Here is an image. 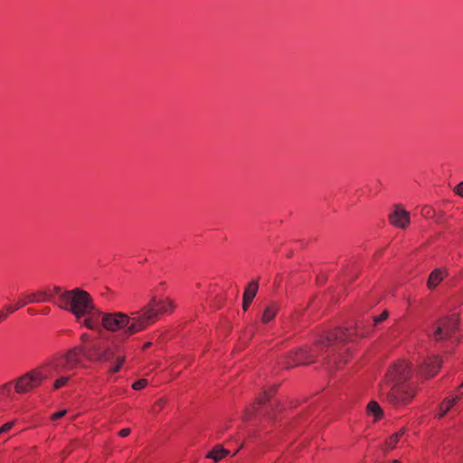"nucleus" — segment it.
Segmentation results:
<instances>
[{"label":"nucleus","mask_w":463,"mask_h":463,"mask_svg":"<svg viewBox=\"0 0 463 463\" xmlns=\"http://www.w3.org/2000/svg\"><path fill=\"white\" fill-rule=\"evenodd\" d=\"M155 317L152 307H142L130 314L122 312L103 314L101 323L103 327L110 332H120L122 336L128 338L131 335L146 330L151 326Z\"/></svg>","instance_id":"1"},{"label":"nucleus","mask_w":463,"mask_h":463,"mask_svg":"<svg viewBox=\"0 0 463 463\" xmlns=\"http://www.w3.org/2000/svg\"><path fill=\"white\" fill-rule=\"evenodd\" d=\"M56 305L73 314L77 319L93 314L95 306L90 295L80 288L66 290L60 295V301Z\"/></svg>","instance_id":"2"},{"label":"nucleus","mask_w":463,"mask_h":463,"mask_svg":"<svg viewBox=\"0 0 463 463\" xmlns=\"http://www.w3.org/2000/svg\"><path fill=\"white\" fill-rule=\"evenodd\" d=\"M46 369L47 366L31 370L17 378L14 382L15 392L23 394L41 385V383L48 377Z\"/></svg>","instance_id":"3"},{"label":"nucleus","mask_w":463,"mask_h":463,"mask_svg":"<svg viewBox=\"0 0 463 463\" xmlns=\"http://www.w3.org/2000/svg\"><path fill=\"white\" fill-rule=\"evenodd\" d=\"M383 395H385L386 401L394 407H400L410 402L414 397V392L409 390L405 385L399 384H383L381 387Z\"/></svg>","instance_id":"4"},{"label":"nucleus","mask_w":463,"mask_h":463,"mask_svg":"<svg viewBox=\"0 0 463 463\" xmlns=\"http://www.w3.org/2000/svg\"><path fill=\"white\" fill-rule=\"evenodd\" d=\"M86 347L84 345H78L70 349L57 362H52L49 366L53 367L56 372L71 371L76 369L81 364L82 357H85Z\"/></svg>","instance_id":"5"},{"label":"nucleus","mask_w":463,"mask_h":463,"mask_svg":"<svg viewBox=\"0 0 463 463\" xmlns=\"http://www.w3.org/2000/svg\"><path fill=\"white\" fill-rule=\"evenodd\" d=\"M411 370L410 364L401 361L393 364L386 373V379L383 384L392 385L394 383L404 385V383L411 377Z\"/></svg>","instance_id":"6"},{"label":"nucleus","mask_w":463,"mask_h":463,"mask_svg":"<svg viewBox=\"0 0 463 463\" xmlns=\"http://www.w3.org/2000/svg\"><path fill=\"white\" fill-rule=\"evenodd\" d=\"M152 307V311L155 313V317L151 322V326L156 322L159 315L172 312L175 307V302L170 298L157 299L156 296H153L150 301L143 307Z\"/></svg>","instance_id":"7"},{"label":"nucleus","mask_w":463,"mask_h":463,"mask_svg":"<svg viewBox=\"0 0 463 463\" xmlns=\"http://www.w3.org/2000/svg\"><path fill=\"white\" fill-rule=\"evenodd\" d=\"M458 316L456 314L441 319L434 333V339L442 340L456 331L458 326Z\"/></svg>","instance_id":"8"},{"label":"nucleus","mask_w":463,"mask_h":463,"mask_svg":"<svg viewBox=\"0 0 463 463\" xmlns=\"http://www.w3.org/2000/svg\"><path fill=\"white\" fill-rule=\"evenodd\" d=\"M351 339L350 333L343 328H336L325 333L318 340V344L325 346H333L336 343H344Z\"/></svg>","instance_id":"9"},{"label":"nucleus","mask_w":463,"mask_h":463,"mask_svg":"<svg viewBox=\"0 0 463 463\" xmlns=\"http://www.w3.org/2000/svg\"><path fill=\"white\" fill-rule=\"evenodd\" d=\"M312 362L313 360L307 352L305 349L300 348L286 356L284 364L287 367H294Z\"/></svg>","instance_id":"10"},{"label":"nucleus","mask_w":463,"mask_h":463,"mask_svg":"<svg viewBox=\"0 0 463 463\" xmlns=\"http://www.w3.org/2000/svg\"><path fill=\"white\" fill-rule=\"evenodd\" d=\"M390 222L401 229H405L410 224V213L401 207H396L393 213L389 215Z\"/></svg>","instance_id":"11"},{"label":"nucleus","mask_w":463,"mask_h":463,"mask_svg":"<svg viewBox=\"0 0 463 463\" xmlns=\"http://www.w3.org/2000/svg\"><path fill=\"white\" fill-rule=\"evenodd\" d=\"M46 296H47L46 291H40V292L25 295L24 300L18 301L15 306H6L5 307V310H6L8 313H14V311L20 309L21 307H24L28 303L44 301L45 298L42 299V298H43V297L45 298Z\"/></svg>","instance_id":"12"},{"label":"nucleus","mask_w":463,"mask_h":463,"mask_svg":"<svg viewBox=\"0 0 463 463\" xmlns=\"http://www.w3.org/2000/svg\"><path fill=\"white\" fill-rule=\"evenodd\" d=\"M441 365L439 357L435 356L429 359L421 367V373L426 378L433 377Z\"/></svg>","instance_id":"13"},{"label":"nucleus","mask_w":463,"mask_h":463,"mask_svg":"<svg viewBox=\"0 0 463 463\" xmlns=\"http://www.w3.org/2000/svg\"><path fill=\"white\" fill-rule=\"evenodd\" d=\"M279 311V305L275 302H271L264 309L261 316V322L267 324L270 322L277 315Z\"/></svg>","instance_id":"14"},{"label":"nucleus","mask_w":463,"mask_h":463,"mask_svg":"<svg viewBox=\"0 0 463 463\" xmlns=\"http://www.w3.org/2000/svg\"><path fill=\"white\" fill-rule=\"evenodd\" d=\"M116 351H117L116 348L109 347V346L105 349H101V351L99 352V354L96 357V361L110 362L114 359L116 360V357L118 356V355H116Z\"/></svg>","instance_id":"15"},{"label":"nucleus","mask_w":463,"mask_h":463,"mask_svg":"<svg viewBox=\"0 0 463 463\" xmlns=\"http://www.w3.org/2000/svg\"><path fill=\"white\" fill-rule=\"evenodd\" d=\"M230 451L228 449H223L221 445L215 446L208 454L206 458H212L214 462H218L226 457Z\"/></svg>","instance_id":"16"},{"label":"nucleus","mask_w":463,"mask_h":463,"mask_svg":"<svg viewBox=\"0 0 463 463\" xmlns=\"http://www.w3.org/2000/svg\"><path fill=\"white\" fill-rule=\"evenodd\" d=\"M442 271L439 269H436L430 274L427 286L430 289H434L442 281Z\"/></svg>","instance_id":"17"},{"label":"nucleus","mask_w":463,"mask_h":463,"mask_svg":"<svg viewBox=\"0 0 463 463\" xmlns=\"http://www.w3.org/2000/svg\"><path fill=\"white\" fill-rule=\"evenodd\" d=\"M367 413L374 417V420H377L381 419L383 415V411L381 408L380 404L375 401H371L366 407Z\"/></svg>","instance_id":"18"},{"label":"nucleus","mask_w":463,"mask_h":463,"mask_svg":"<svg viewBox=\"0 0 463 463\" xmlns=\"http://www.w3.org/2000/svg\"><path fill=\"white\" fill-rule=\"evenodd\" d=\"M405 433V429L402 428L398 432L392 434L386 441H385V451L388 449H393L396 447V444L399 442L402 436Z\"/></svg>","instance_id":"19"},{"label":"nucleus","mask_w":463,"mask_h":463,"mask_svg":"<svg viewBox=\"0 0 463 463\" xmlns=\"http://www.w3.org/2000/svg\"><path fill=\"white\" fill-rule=\"evenodd\" d=\"M259 288V284L257 281L252 280L249 283V285L246 287L243 294V298H247V300H253L255 298Z\"/></svg>","instance_id":"20"},{"label":"nucleus","mask_w":463,"mask_h":463,"mask_svg":"<svg viewBox=\"0 0 463 463\" xmlns=\"http://www.w3.org/2000/svg\"><path fill=\"white\" fill-rule=\"evenodd\" d=\"M458 400V397L445 400L439 406V417H443L456 404Z\"/></svg>","instance_id":"21"},{"label":"nucleus","mask_w":463,"mask_h":463,"mask_svg":"<svg viewBox=\"0 0 463 463\" xmlns=\"http://www.w3.org/2000/svg\"><path fill=\"white\" fill-rule=\"evenodd\" d=\"M13 387H14L13 382L6 383L0 386V400H3L5 398L13 399Z\"/></svg>","instance_id":"22"},{"label":"nucleus","mask_w":463,"mask_h":463,"mask_svg":"<svg viewBox=\"0 0 463 463\" xmlns=\"http://www.w3.org/2000/svg\"><path fill=\"white\" fill-rule=\"evenodd\" d=\"M101 351V348L99 345L93 344L88 349L86 348L85 357L90 361H96V357L99 352Z\"/></svg>","instance_id":"23"},{"label":"nucleus","mask_w":463,"mask_h":463,"mask_svg":"<svg viewBox=\"0 0 463 463\" xmlns=\"http://www.w3.org/2000/svg\"><path fill=\"white\" fill-rule=\"evenodd\" d=\"M64 291H61V288L60 287H55L52 293L47 292V296L45 297L44 301H51L56 305V302L60 301V295ZM44 297L42 298V299Z\"/></svg>","instance_id":"24"},{"label":"nucleus","mask_w":463,"mask_h":463,"mask_svg":"<svg viewBox=\"0 0 463 463\" xmlns=\"http://www.w3.org/2000/svg\"><path fill=\"white\" fill-rule=\"evenodd\" d=\"M126 357L124 355H118L116 357V364L109 369V373H115L118 372L125 362Z\"/></svg>","instance_id":"25"},{"label":"nucleus","mask_w":463,"mask_h":463,"mask_svg":"<svg viewBox=\"0 0 463 463\" xmlns=\"http://www.w3.org/2000/svg\"><path fill=\"white\" fill-rule=\"evenodd\" d=\"M70 376H62L59 379H57L54 383V389H60L61 387H62L63 385H65L68 381L70 380Z\"/></svg>","instance_id":"26"},{"label":"nucleus","mask_w":463,"mask_h":463,"mask_svg":"<svg viewBox=\"0 0 463 463\" xmlns=\"http://www.w3.org/2000/svg\"><path fill=\"white\" fill-rule=\"evenodd\" d=\"M14 425V421H8L0 428V435L3 436L12 430Z\"/></svg>","instance_id":"27"},{"label":"nucleus","mask_w":463,"mask_h":463,"mask_svg":"<svg viewBox=\"0 0 463 463\" xmlns=\"http://www.w3.org/2000/svg\"><path fill=\"white\" fill-rule=\"evenodd\" d=\"M147 384V380L146 379H140L137 382H135L132 385L133 389L135 390H142L143 388H145Z\"/></svg>","instance_id":"28"},{"label":"nucleus","mask_w":463,"mask_h":463,"mask_svg":"<svg viewBox=\"0 0 463 463\" xmlns=\"http://www.w3.org/2000/svg\"><path fill=\"white\" fill-rule=\"evenodd\" d=\"M388 311H383L379 317H373V326L384 321L388 317Z\"/></svg>","instance_id":"29"},{"label":"nucleus","mask_w":463,"mask_h":463,"mask_svg":"<svg viewBox=\"0 0 463 463\" xmlns=\"http://www.w3.org/2000/svg\"><path fill=\"white\" fill-rule=\"evenodd\" d=\"M165 399H160V400H158V401L156 402V404L154 405V407H153V411H154L155 413L159 412V411L162 410V408H163V406L165 405Z\"/></svg>","instance_id":"30"},{"label":"nucleus","mask_w":463,"mask_h":463,"mask_svg":"<svg viewBox=\"0 0 463 463\" xmlns=\"http://www.w3.org/2000/svg\"><path fill=\"white\" fill-rule=\"evenodd\" d=\"M83 325L90 329L96 328V322L90 317H86L83 321Z\"/></svg>","instance_id":"31"},{"label":"nucleus","mask_w":463,"mask_h":463,"mask_svg":"<svg viewBox=\"0 0 463 463\" xmlns=\"http://www.w3.org/2000/svg\"><path fill=\"white\" fill-rule=\"evenodd\" d=\"M66 412H67L66 410H61L60 411L54 412L53 414H52L51 419L52 420H56L58 419L63 417L66 414Z\"/></svg>","instance_id":"32"},{"label":"nucleus","mask_w":463,"mask_h":463,"mask_svg":"<svg viewBox=\"0 0 463 463\" xmlns=\"http://www.w3.org/2000/svg\"><path fill=\"white\" fill-rule=\"evenodd\" d=\"M269 393L267 391H265L263 392L262 396H260L257 399L258 404H263L265 402V401L269 399Z\"/></svg>","instance_id":"33"},{"label":"nucleus","mask_w":463,"mask_h":463,"mask_svg":"<svg viewBox=\"0 0 463 463\" xmlns=\"http://www.w3.org/2000/svg\"><path fill=\"white\" fill-rule=\"evenodd\" d=\"M457 194L463 197V181L460 182L454 189Z\"/></svg>","instance_id":"34"},{"label":"nucleus","mask_w":463,"mask_h":463,"mask_svg":"<svg viewBox=\"0 0 463 463\" xmlns=\"http://www.w3.org/2000/svg\"><path fill=\"white\" fill-rule=\"evenodd\" d=\"M130 433L131 430L129 428H125L118 432V435L122 438H125L128 437Z\"/></svg>","instance_id":"35"},{"label":"nucleus","mask_w":463,"mask_h":463,"mask_svg":"<svg viewBox=\"0 0 463 463\" xmlns=\"http://www.w3.org/2000/svg\"><path fill=\"white\" fill-rule=\"evenodd\" d=\"M251 302H252V300H247V298H243L242 308L244 311L248 310Z\"/></svg>","instance_id":"36"},{"label":"nucleus","mask_w":463,"mask_h":463,"mask_svg":"<svg viewBox=\"0 0 463 463\" xmlns=\"http://www.w3.org/2000/svg\"><path fill=\"white\" fill-rule=\"evenodd\" d=\"M256 411L255 405L247 410V418H250Z\"/></svg>","instance_id":"37"},{"label":"nucleus","mask_w":463,"mask_h":463,"mask_svg":"<svg viewBox=\"0 0 463 463\" xmlns=\"http://www.w3.org/2000/svg\"><path fill=\"white\" fill-rule=\"evenodd\" d=\"M9 314H10V313H8L6 310H5V311H1V312H0V323H1L3 320H5V319L7 317V316H8Z\"/></svg>","instance_id":"38"},{"label":"nucleus","mask_w":463,"mask_h":463,"mask_svg":"<svg viewBox=\"0 0 463 463\" xmlns=\"http://www.w3.org/2000/svg\"><path fill=\"white\" fill-rule=\"evenodd\" d=\"M80 339H81L83 342H87V341H88V339H89V336H88V335H87V334H83V335H81Z\"/></svg>","instance_id":"39"},{"label":"nucleus","mask_w":463,"mask_h":463,"mask_svg":"<svg viewBox=\"0 0 463 463\" xmlns=\"http://www.w3.org/2000/svg\"><path fill=\"white\" fill-rule=\"evenodd\" d=\"M423 211H426L425 213H423V214L425 215H429L430 213V208H425Z\"/></svg>","instance_id":"40"},{"label":"nucleus","mask_w":463,"mask_h":463,"mask_svg":"<svg viewBox=\"0 0 463 463\" xmlns=\"http://www.w3.org/2000/svg\"><path fill=\"white\" fill-rule=\"evenodd\" d=\"M151 345H152V344H151V342H147V343H146V344L144 345V346H143V349H146V348L150 347V346H151Z\"/></svg>","instance_id":"41"},{"label":"nucleus","mask_w":463,"mask_h":463,"mask_svg":"<svg viewBox=\"0 0 463 463\" xmlns=\"http://www.w3.org/2000/svg\"><path fill=\"white\" fill-rule=\"evenodd\" d=\"M49 312H50V307H44L43 310V314H49Z\"/></svg>","instance_id":"42"},{"label":"nucleus","mask_w":463,"mask_h":463,"mask_svg":"<svg viewBox=\"0 0 463 463\" xmlns=\"http://www.w3.org/2000/svg\"><path fill=\"white\" fill-rule=\"evenodd\" d=\"M27 311L29 314H32V315L34 314V311L32 308H28Z\"/></svg>","instance_id":"43"},{"label":"nucleus","mask_w":463,"mask_h":463,"mask_svg":"<svg viewBox=\"0 0 463 463\" xmlns=\"http://www.w3.org/2000/svg\"><path fill=\"white\" fill-rule=\"evenodd\" d=\"M390 463H402V462L398 459H393Z\"/></svg>","instance_id":"44"},{"label":"nucleus","mask_w":463,"mask_h":463,"mask_svg":"<svg viewBox=\"0 0 463 463\" xmlns=\"http://www.w3.org/2000/svg\"><path fill=\"white\" fill-rule=\"evenodd\" d=\"M343 273L345 276H347V273H348L347 269L343 270Z\"/></svg>","instance_id":"45"},{"label":"nucleus","mask_w":463,"mask_h":463,"mask_svg":"<svg viewBox=\"0 0 463 463\" xmlns=\"http://www.w3.org/2000/svg\"><path fill=\"white\" fill-rule=\"evenodd\" d=\"M463 387V381H462V383L459 385V388Z\"/></svg>","instance_id":"46"},{"label":"nucleus","mask_w":463,"mask_h":463,"mask_svg":"<svg viewBox=\"0 0 463 463\" xmlns=\"http://www.w3.org/2000/svg\"><path fill=\"white\" fill-rule=\"evenodd\" d=\"M1 437H2V436L0 435V438H1Z\"/></svg>","instance_id":"47"}]
</instances>
